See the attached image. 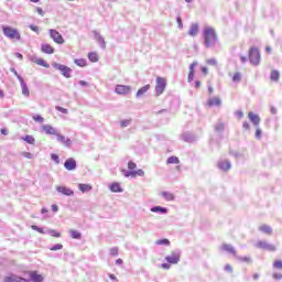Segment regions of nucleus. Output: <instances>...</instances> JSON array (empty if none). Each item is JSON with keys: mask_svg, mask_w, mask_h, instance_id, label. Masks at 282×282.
Instances as JSON below:
<instances>
[{"mask_svg": "<svg viewBox=\"0 0 282 282\" xmlns=\"http://www.w3.org/2000/svg\"><path fill=\"white\" fill-rule=\"evenodd\" d=\"M204 43L207 48L215 46L217 43V33L214 28L207 26L204 30Z\"/></svg>", "mask_w": 282, "mask_h": 282, "instance_id": "f257e3e1", "label": "nucleus"}, {"mask_svg": "<svg viewBox=\"0 0 282 282\" xmlns=\"http://www.w3.org/2000/svg\"><path fill=\"white\" fill-rule=\"evenodd\" d=\"M165 87H167V80L163 77H156L155 79V95L156 96H161L164 90H165Z\"/></svg>", "mask_w": 282, "mask_h": 282, "instance_id": "f03ea898", "label": "nucleus"}, {"mask_svg": "<svg viewBox=\"0 0 282 282\" xmlns=\"http://www.w3.org/2000/svg\"><path fill=\"white\" fill-rule=\"evenodd\" d=\"M3 33L10 40H15V41L21 40L20 32L17 29H13V28H10V26H3Z\"/></svg>", "mask_w": 282, "mask_h": 282, "instance_id": "7ed1b4c3", "label": "nucleus"}, {"mask_svg": "<svg viewBox=\"0 0 282 282\" xmlns=\"http://www.w3.org/2000/svg\"><path fill=\"white\" fill-rule=\"evenodd\" d=\"M249 59L251 65H259L260 64V51L257 47H252L249 51Z\"/></svg>", "mask_w": 282, "mask_h": 282, "instance_id": "20e7f679", "label": "nucleus"}, {"mask_svg": "<svg viewBox=\"0 0 282 282\" xmlns=\"http://www.w3.org/2000/svg\"><path fill=\"white\" fill-rule=\"evenodd\" d=\"M50 35L53 42H55L56 44L58 45L65 44V39H63L62 34L55 29L50 30Z\"/></svg>", "mask_w": 282, "mask_h": 282, "instance_id": "39448f33", "label": "nucleus"}, {"mask_svg": "<svg viewBox=\"0 0 282 282\" xmlns=\"http://www.w3.org/2000/svg\"><path fill=\"white\" fill-rule=\"evenodd\" d=\"M53 68L62 72V75L66 78L72 77V68L68 66L61 65L58 63L53 64Z\"/></svg>", "mask_w": 282, "mask_h": 282, "instance_id": "423d86ee", "label": "nucleus"}, {"mask_svg": "<svg viewBox=\"0 0 282 282\" xmlns=\"http://www.w3.org/2000/svg\"><path fill=\"white\" fill-rule=\"evenodd\" d=\"M115 93L118 94L119 96H126L131 93V87L128 85L118 84L115 87Z\"/></svg>", "mask_w": 282, "mask_h": 282, "instance_id": "0eeeda50", "label": "nucleus"}, {"mask_svg": "<svg viewBox=\"0 0 282 282\" xmlns=\"http://www.w3.org/2000/svg\"><path fill=\"white\" fill-rule=\"evenodd\" d=\"M181 256L180 253L172 251L171 256H166L165 260L167 261V263L171 264H176L180 262Z\"/></svg>", "mask_w": 282, "mask_h": 282, "instance_id": "6e6552de", "label": "nucleus"}, {"mask_svg": "<svg viewBox=\"0 0 282 282\" xmlns=\"http://www.w3.org/2000/svg\"><path fill=\"white\" fill-rule=\"evenodd\" d=\"M124 173L126 177H132L135 178L137 176H144L145 172L142 170H137V171H131V172H127V171H122Z\"/></svg>", "mask_w": 282, "mask_h": 282, "instance_id": "1a4fd4ad", "label": "nucleus"}, {"mask_svg": "<svg viewBox=\"0 0 282 282\" xmlns=\"http://www.w3.org/2000/svg\"><path fill=\"white\" fill-rule=\"evenodd\" d=\"M198 63L197 62H193L192 65H189L188 67V77H187V82L192 83L194 80V75L196 73V67H197Z\"/></svg>", "mask_w": 282, "mask_h": 282, "instance_id": "9d476101", "label": "nucleus"}, {"mask_svg": "<svg viewBox=\"0 0 282 282\" xmlns=\"http://www.w3.org/2000/svg\"><path fill=\"white\" fill-rule=\"evenodd\" d=\"M41 52L46 54V55H52V54L55 53V48L52 47L51 44L44 43V44L41 45Z\"/></svg>", "mask_w": 282, "mask_h": 282, "instance_id": "9b49d317", "label": "nucleus"}, {"mask_svg": "<svg viewBox=\"0 0 282 282\" xmlns=\"http://www.w3.org/2000/svg\"><path fill=\"white\" fill-rule=\"evenodd\" d=\"M77 167V163L75 159H67V161L64 163V169L67 171H74Z\"/></svg>", "mask_w": 282, "mask_h": 282, "instance_id": "f8f14e48", "label": "nucleus"}, {"mask_svg": "<svg viewBox=\"0 0 282 282\" xmlns=\"http://www.w3.org/2000/svg\"><path fill=\"white\" fill-rule=\"evenodd\" d=\"M3 282H30V280L24 278H18L17 275L12 274L10 276H6Z\"/></svg>", "mask_w": 282, "mask_h": 282, "instance_id": "ddd939ff", "label": "nucleus"}, {"mask_svg": "<svg viewBox=\"0 0 282 282\" xmlns=\"http://www.w3.org/2000/svg\"><path fill=\"white\" fill-rule=\"evenodd\" d=\"M258 230L261 231L263 235L271 236L273 232V229L271 226L263 224L258 227Z\"/></svg>", "mask_w": 282, "mask_h": 282, "instance_id": "4468645a", "label": "nucleus"}, {"mask_svg": "<svg viewBox=\"0 0 282 282\" xmlns=\"http://www.w3.org/2000/svg\"><path fill=\"white\" fill-rule=\"evenodd\" d=\"M56 191L66 196H73L74 192L67 186H56Z\"/></svg>", "mask_w": 282, "mask_h": 282, "instance_id": "2eb2a0df", "label": "nucleus"}, {"mask_svg": "<svg viewBox=\"0 0 282 282\" xmlns=\"http://www.w3.org/2000/svg\"><path fill=\"white\" fill-rule=\"evenodd\" d=\"M221 100L218 97L207 99V107H220Z\"/></svg>", "mask_w": 282, "mask_h": 282, "instance_id": "dca6fc26", "label": "nucleus"}, {"mask_svg": "<svg viewBox=\"0 0 282 282\" xmlns=\"http://www.w3.org/2000/svg\"><path fill=\"white\" fill-rule=\"evenodd\" d=\"M30 275V280H32V282H43L44 278L42 274H39L36 271H32L29 273Z\"/></svg>", "mask_w": 282, "mask_h": 282, "instance_id": "f3484780", "label": "nucleus"}, {"mask_svg": "<svg viewBox=\"0 0 282 282\" xmlns=\"http://www.w3.org/2000/svg\"><path fill=\"white\" fill-rule=\"evenodd\" d=\"M217 166L224 172L230 171L231 169V164L228 161L218 162Z\"/></svg>", "mask_w": 282, "mask_h": 282, "instance_id": "a211bd4d", "label": "nucleus"}, {"mask_svg": "<svg viewBox=\"0 0 282 282\" xmlns=\"http://www.w3.org/2000/svg\"><path fill=\"white\" fill-rule=\"evenodd\" d=\"M42 131H44L48 135L58 134V132H56L55 128L52 126H42Z\"/></svg>", "mask_w": 282, "mask_h": 282, "instance_id": "6ab92c4d", "label": "nucleus"}, {"mask_svg": "<svg viewBox=\"0 0 282 282\" xmlns=\"http://www.w3.org/2000/svg\"><path fill=\"white\" fill-rule=\"evenodd\" d=\"M19 82H21V88H22V95L24 97H30V89L28 88V85L23 82V79L18 76Z\"/></svg>", "mask_w": 282, "mask_h": 282, "instance_id": "aec40b11", "label": "nucleus"}, {"mask_svg": "<svg viewBox=\"0 0 282 282\" xmlns=\"http://www.w3.org/2000/svg\"><path fill=\"white\" fill-rule=\"evenodd\" d=\"M249 119L253 126L260 124V117L258 115H256L254 112H249Z\"/></svg>", "mask_w": 282, "mask_h": 282, "instance_id": "412c9836", "label": "nucleus"}, {"mask_svg": "<svg viewBox=\"0 0 282 282\" xmlns=\"http://www.w3.org/2000/svg\"><path fill=\"white\" fill-rule=\"evenodd\" d=\"M33 63H34L35 65H39V66L44 67V68H46V69L50 68V64H48L47 62H45L43 58H35V59L33 61Z\"/></svg>", "mask_w": 282, "mask_h": 282, "instance_id": "4be33fe9", "label": "nucleus"}, {"mask_svg": "<svg viewBox=\"0 0 282 282\" xmlns=\"http://www.w3.org/2000/svg\"><path fill=\"white\" fill-rule=\"evenodd\" d=\"M87 58H89L91 63L99 62V55L97 54V52H89V54H87Z\"/></svg>", "mask_w": 282, "mask_h": 282, "instance_id": "5701e85b", "label": "nucleus"}, {"mask_svg": "<svg viewBox=\"0 0 282 282\" xmlns=\"http://www.w3.org/2000/svg\"><path fill=\"white\" fill-rule=\"evenodd\" d=\"M161 196L165 198L166 202H173L175 199L174 194L170 192H161Z\"/></svg>", "mask_w": 282, "mask_h": 282, "instance_id": "b1692460", "label": "nucleus"}, {"mask_svg": "<svg viewBox=\"0 0 282 282\" xmlns=\"http://www.w3.org/2000/svg\"><path fill=\"white\" fill-rule=\"evenodd\" d=\"M221 250L229 252L230 254H237V251H235L234 247L231 245L224 243L221 246Z\"/></svg>", "mask_w": 282, "mask_h": 282, "instance_id": "393cba45", "label": "nucleus"}, {"mask_svg": "<svg viewBox=\"0 0 282 282\" xmlns=\"http://www.w3.org/2000/svg\"><path fill=\"white\" fill-rule=\"evenodd\" d=\"M151 89V85L147 84L141 89H138L137 97L143 96L148 90Z\"/></svg>", "mask_w": 282, "mask_h": 282, "instance_id": "a878e982", "label": "nucleus"}, {"mask_svg": "<svg viewBox=\"0 0 282 282\" xmlns=\"http://www.w3.org/2000/svg\"><path fill=\"white\" fill-rule=\"evenodd\" d=\"M69 235H70V239H74V240H79V239H82V232H78V231L75 230V229H70V230H69Z\"/></svg>", "mask_w": 282, "mask_h": 282, "instance_id": "bb28decb", "label": "nucleus"}, {"mask_svg": "<svg viewBox=\"0 0 282 282\" xmlns=\"http://www.w3.org/2000/svg\"><path fill=\"white\" fill-rule=\"evenodd\" d=\"M279 78H280L279 70H271V73H270V80L274 82V83H278Z\"/></svg>", "mask_w": 282, "mask_h": 282, "instance_id": "cd10ccee", "label": "nucleus"}, {"mask_svg": "<svg viewBox=\"0 0 282 282\" xmlns=\"http://www.w3.org/2000/svg\"><path fill=\"white\" fill-rule=\"evenodd\" d=\"M110 192L122 193V188L120 187L119 183L115 182L112 185H110Z\"/></svg>", "mask_w": 282, "mask_h": 282, "instance_id": "c85d7f7f", "label": "nucleus"}, {"mask_svg": "<svg viewBox=\"0 0 282 282\" xmlns=\"http://www.w3.org/2000/svg\"><path fill=\"white\" fill-rule=\"evenodd\" d=\"M78 188L82 193H88L91 189V185L90 184H80V185H78Z\"/></svg>", "mask_w": 282, "mask_h": 282, "instance_id": "c756f323", "label": "nucleus"}, {"mask_svg": "<svg viewBox=\"0 0 282 282\" xmlns=\"http://www.w3.org/2000/svg\"><path fill=\"white\" fill-rule=\"evenodd\" d=\"M198 33V25L194 24L192 28H189L188 35L189 36H196Z\"/></svg>", "mask_w": 282, "mask_h": 282, "instance_id": "7c9ffc66", "label": "nucleus"}, {"mask_svg": "<svg viewBox=\"0 0 282 282\" xmlns=\"http://www.w3.org/2000/svg\"><path fill=\"white\" fill-rule=\"evenodd\" d=\"M268 246H270V243H268L267 241H258L256 243V248H258L259 250H264Z\"/></svg>", "mask_w": 282, "mask_h": 282, "instance_id": "2f4dec72", "label": "nucleus"}, {"mask_svg": "<svg viewBox=\"0 0 282 282\" xmlns=\"http://www.w3.org/2000/svg\"><path fill=\"white\" fill-rule=\"evenodd\" d=\"M156 246H171V241L166 238L160 239L155 241Z\"/></svg>", "mask_w": 282, "mask_h": 282, "instance_id": "473e14b6", "label": "nucleus"}, {"mask_svg": "<svg viewBox=\"0 0 282 282\" xmlns=\"http://www.w3.org/2000/svg\"><path fill=\"white\" fill-rule=\"evenodd\" d=\"M171 164H180V159H177L176 156H171L166 160V165H171Z\"/></svg>", "mask_w": 282, "mask_h": 282, "instance_id": "72a5a7b5", "label": "nucleus"}, {"mask_svg": "<svg viewBox=\"0 0 282 282\" xmlns=\"http://www.w3.org/2000/svg\"><path fill=\"white\" fill-rule=\"evenodd\" d=\"M75 65H78L79 67H86L87 61L85 58H78L74 61Z\"/></svg>", "mask_w": 282, "mask_h": 282, "instance_id": "f704fd0d", "label": "nucleus"}, {"mask_svg": "<svg viewBox=\"0 0 282 282\" xmlns=\"http://www.w3.org/2000/svg\"><path fill=\"white\" fill-rule=\"evenodd\" d=\"M55 135H56L58 142H62V143L66 142V143L70 144V140H68V139L66 140L65 135L59 134V133H56Z\"/></svg>", "mask_w": 282, "mask_h": 282, "instance_id": "c9c22d12", "label": "nucleus"}, {"mask_svg": "<svg viewBox=\"0 0 282 282\" xmlns=\"http://www.w3.org/2000/svg\"><path fill=\"white\" fill-rule=\"evenodd\" d=\"M152 213H163V214H166L167 213V209L166 208H163L161 206H156V207H153L151 209Z\"/></svg>", "mask_w": 282, "mask_h": 282, "instance_id": "e433bc0d", "label": "nucleus"}, {"mask_svg": "<svg viewBox=\"0 0 282 282\" xmlns=\"http://www.w3.org/2000/svg\"><path fill=\"white\" fill-rule=\"evenodd\" d=\"M23 141L29 144H34V142H35L34 138L31 134L24 135Z\"/></svg>", "mask_w": 282, "mask_h": 282, "instance_id": "4c0bfd02", "label": "nucleus"}, {"mask_svg": "<svg viewBox=\"0 0 282 282\" xmlns=\"http://www.w3.org/2000/svg\"><path fill=\"white\" fill-rule=\"evenodd\" d=\"M240 79H242V75H241L239 72H236V73L232 75V82H234V83H239Z\"/></svg>", "mask_w": 282, "mask_h": 282, "instance_id": "58836bf2", "label": "nucleus"}, {"mask_svg": "<svg viewBox=\"0 0 282 282\" xmlns=\"http://www.w3.org/2000/svg\"><path fill=\"white\" fill-rule=\"evenodd\" d=\"M50 235H51V237H53V238H61V232H58V231H56V230H54V229H51L50 230Z\"/></svg>", "mask_w": 282, "mask_h": 282, "instance_id": "ea45409f", "label": "nucleus"}, {"mask_svg": "<svg viewBox=\"0 0 282 282\" xmlns=\"http://www.w3.org/2000/svg\"><path fill=\"white\" fill-rule=\"evenodd\" d=\"M273 268L282 270V260H275L273 263Z\"/></svg>", "mask_w": 282, "mask_h": 282, "instance_id": "a19ab883", "label": "nucleus"}, {"mask_svg": "<svg viewBox=\"0 0 282 282\" xmlns=\"http://www.w3.org/2000/svg\"><path fill=\"white\" fill-rule=\"evenodd\" d=\"M128 170L134 171L137 169V164L132 161L128 162L127 164Z\"/></svg>", "mask_w": 282, "mask_h": 282, "instance_id": "79ce46f5", "label": "nucleus"}, {"mask_svg": "<svg viewBox=\"0 0 282 282\" xmlns=\"http://www.w3.org/2000/svg\"><path fill=\"white\" fill-rule=\"evenodd\" d=\"M62 249H63V246L61 243H57L54 247L50 248L51 251H58V250H62Z\"/></svg>", "mask_w": 282, "mask_h": 282, "instance_id": "37998d69", "label": "nucleus"}, {"mask_svg": "<svg viewBox=\"0 0 282 282\" xmlns=\"http://www.w3.org/2000/svg\"><path fill=\"white\" fill-rule=\"evenodd\" d=\"M130 123H131V120H130V119H126V120H123V121L120 122V127H121V128H126V127H128Z\"/></svg>", "mask_w": 282, "mask_h": 282, "instance_id": "c03bdc74", "label": "nucleus"}, {"mask_svg": "<svg viewBox=\"0 0 282 282\" xmlns=\"http://www.w3.org/2000/svg\"><path fill=\"white\" fill-rule=\"evenodd\" d=\"M51 159L56 164H59V155L58 154H51Z\"/></svg>", "mask_w": 282, "mask_h": 282, "instance_id": "a18cd8bd", "label": "nucleus"}, {"mask_svg": "<svg viewBox=\"0 0 282 282\" xmlns=\"http://www.w3.org/2000/svg\"><path fill=\"white\" fill-rule=\"evenodd\" d=\"M262 250H267V251H270V252H274L276 251V247H274L273 245H268L267 248L262 249Z\"/></svg>", "mask_w": 282, "mask_h": 282, "instance_id": "49530a36", "label": "nucleus"}, {"mask_svg": "<svg viewBox=\"0 0 282 282\" xmlns=\"http://www.w3.org/2000/svg\"><path fill=\"white\" fill-rule=\"evenodd\" d=\"M206 64L210 65V66H216L217 65V61L215 58H210V59L206 61Z\"/></svg>", "mask_w": 282, "mask_h": 282, "instance_id": "de8ad7c7", "label": "nucleus"}, {"mask_svg": "<svg viewBox=\"0 0 282 282\" xmlns=\"http://www.w3.org/2000/svg\"><path fill=\"white\" fill-rule=\"evenodd\" d=\"M33 120L36 121V122H40V123H43V122H44V118L41 117V116H39V115L34 116V117H33Z\"/></svg>", "mask_w": 282, "mask_h": 282, "instance_id": "09e8293b", "label": "nucleus"}, {"mask_svg": "<svg viewBox=\"0 0 282 282\" xmlns=\"http://www.w3.org/2000/svg\"><path fill=\"white\" fill-rule=\"evenodd\" d=\"M109 253H110V256L116 257V256H118L119 250H118V248H112V249H110Z\"/></svg>", "mask_w": 282, "mask_h": 282, "instance_id": "8fccbe9b", "label": "nucleus"}, {"mask_svg": "<svg viewBox=\"0 0 282 282\" xmlns=\"http://www.w3.org/2000/svg\"><path fill=\"white\" fill-rule=\"evenodd\" d=\"M22 156H23V158H26L28 160H32L33 154L30 153V152H22Z\"/></svg>", "mask_w": 282, "mask_h": 282, "instance_id": "3c124183", "label": "nucleus"}, {"mask_svg": "<svg viewBox=\"0 0 282 282\" xmlns=\"http://www.w3.org/2000/svg\"><path fill=\"white\" fill-rule=\"evenodd\" d=\"M55 109L58 110V111H61V112L64 113V115H67V113H68V110H67L66 108H62V107H59V106H56Z\"/></svg>", "mask_w": 282, "mask_h": 282, "instance_id": "603ef678", "label": "nucleus"}, {"mask_svg": "<svg viewBox=\"0 0 282 282\" xmlns=\"http://www.w3.org/2000/svg\"><path fill=\"white\" fill-rule=\"evenodd\" d=\"M241 262H246V263H251V258L250 257H242L239 259Z\"/></svg>", "mask_w": 282, "mask_h": 282, "instance_id": "864d4df0", "label": "nucleus"}, {"mask_svg": "<svg viewBox=\"0 0 282 282\" xmlns=\"http://www.w3.org/2000/svg\"><path fill=\"white\" fill-rule=\"evenodd\" d=\"M224 270H225V271H227V272H229V273H231V272L234 271V269H232V265H231V264H227V265H225Z\"/></svg>", "mask_w": 282, "mask_h": 282, "instance_id": "5fc2aeb1", "label": "nucleus"}, {"mask_svg": "<svg viewBox=\"0 0 282 282\" xmlns=\"http://www.w3.org/2000/svg\"><path fill=\"white\" fill-rule=\"evenodd\" d=\"M35 11H37V13H39L41 17H44V11H43L42 8L37 7V8L35 9Z\"/></svg>", "mask_w": 282, "mask_h": 282, "instance_id": "6e6d98bb", "label": "nucleus"}, {"mask_svg": "<svg viewBox=\"0 0 282 282\" xmlns=\"http://www.w3.org/2000/svg\"><path fill=\"white\" fill-rule=\"evenodd\" d=\"M273 278H274L275 280H282V273H274V274H273Z\"/></svg>", "mask_w": 282, "mask_h": 282, "instance_id": "4d7b16f0", "label": "nucleus"}, {"mask_svg": "<svg viewBox=\"0 0 282 282\" xmlns=\"http://www.w3.org/2000/svg\"><path fill=\"white\" fill-rule=\"evenodd\" d=\"M236 117H238V119H242L243 118V112L242 111H236Z\"/></svg>", "mask_w": 282, "mask_h": 282, "instance_id": "13d9d810", "label": "nucleus"}, {"mask_svg": "<svg viewBox=\"0 0 282 282\" xmlns=\"http://www.w3.org/2000/svg\"><path fill=\"white\" fill-rule=\"evenodd\" d=\"M261 130L260 129H257V131H256V138L257 139H260L261 138Z\"/></svg>", "mask_w": 282, "mask_h": 282, "instance_id": "bf43d9fd", "label": "nucleus"}, {"mask_svg": "<svg viewBox=\"0 0 282 282\" xmlns=\"http://www.w3.org/2000/svg\"><path fill=\"white\" fill-rule=\"evenodd\" d=\"M30 30H32L33 32H39V28L36 25H30Z\"/></svg>", "mask_w": 282, "mask_h": 282, "instance_id": "052dcab7", "label": "nucleus"}, {"mask_svg": "<svg viewBox=\"0 0 282 282\" xmlns=\"http://www.w3.org/2000/svg\"><path fill=\"white\" fill-rule=\"evenodd\" d=\"M161 268L169 270L171 268V264L164 263V264H161Z\"/></svg>", "mask_w": 282, "mask_h": 282, "instance_id": "680f3d73", "label": "nucleus"}, {"mask_svg": "<svg viewBox=\"0 0 282 282\" xmlns=\"http://www.w3.org/2000/svg\"><path fill=\"white\" fill-rule=\"evenodd\" d=\"M202 74H204L205 76L208 75V68H206L205 66L202 67Z\"/></svg>", "mask_w": 282, "mask_h": 282, "instance_id": "e2e57ef3", "label": "nucleus"}, {"mask_svg": "<svg viewBox=\"0 0 282 282\" xmlns=\"http://www.w3.org/2000/svg\"><path fill=\"white\" fill-rule=\"evenodd\" d=\"M0 133L7 135L9 133V130L3 128L0 130Z\"/></svg>", "mask_w": 282, "mask_h": 282, "instance_id": "0e129e2a", "label": "nucleus"}, {"mask_svg": "<svg viewBox=\"0 0 282 282\" xmlns=\"http://www.w3.org/2000/svg\"><path fill=\"white\" fill-rule=\"evenodd\" d=\"M177 24H178V29H182L183 26H182V19L181 18H177Z\"/></svg>", "mask_w": 282, "mask_h": 282, "instance_id": "69168bd1", "label": "nucleus"}, {"mask_svg": "<svg viewBox=\"0 0 282 282\" xmlns=\"http://www.w3.org/2000/svg\"><path fill=\"white\" fill-rule=\"evenodd\" d=\"M52 210H53L54 213H57V212H58V206H57V205H52Z\"/></svg>", "mask_w": 282, "mask_h": 282, "instance_id": "338daca9", "label": "nucleus"}, {"mask_svg": "<svg viewBox=\"0 0 282 282\" xmlns=\"http://www.w3.org/2000/svg\"><path fill=\"white\" fill-rule=\"evenodd\" d=\"M79 85L85 87V86H88L89 84L87 82H85V80H80Z\"/></svg>", "mask_w": 282, "mask_h": 282, "instance_id": "774afa93", "label": "nucleus"}]
</instances>
